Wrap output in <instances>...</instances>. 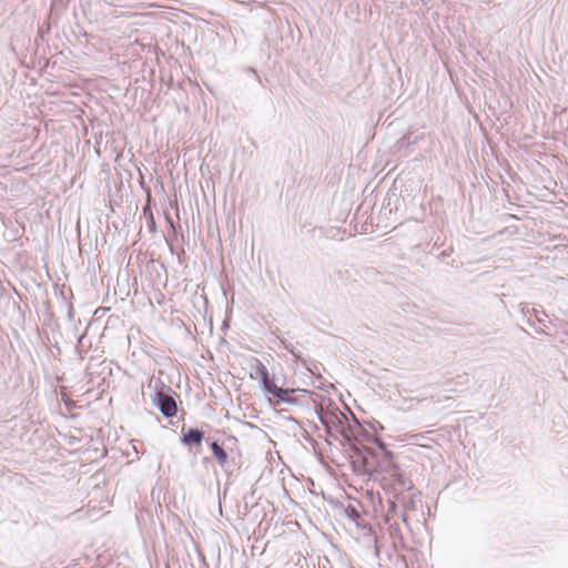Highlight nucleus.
Instances as JSON below:
<instances>
[{"mask_svg":"<svg viewBox=\"0 0 568 568\" xmlns=\"http://www.w3.org/2000/svg\"><path fill=\"white\" fill-rule=\"evenodd\" d=\"M179 398L180 395L160 378L154 382V393L151 394V400L165 418L176 416Z\"/></svg>","mask_w":568,"mask_h":568,"instance_id":"1","label":"nucleus"},{"mask_svg":"<svg viewBox=\"0 0 568 568\" xmlns=\"http://www.w3.org/2000/svg\"><path fill=\"white\" fill-rule=\"evenodd\" d=\"M316 415L324 426L325 433L333 439H338L337 432L342 429L343 423L347 422V416L335 405L332 408H317Z\"/></svg>","mask_w":568,"mask_h":568,"instance_id":"2","label":"nucleus"},{"mask_svg":"<svg viewBox=\"0 0 568 568\" xmlns=\"http://www.w3.org/2000/svg\"><path fill=\"white\" fill-rule=\"evenodd\" d=\"M206 444L210 446L213 457L216 459L217 464L224 469V471L232 473V465H235V460L233 457L230 459L225 444H220L217 440L212 439L211 437L206 438Z\"/></svg>","mask_w":568,"mask_h":568,"instance_id":"3","label":"nucleus"},{"mask_svg":"<svg viewBox=\"0 0 568 568\" xmlns=\"http://www.w3.org/2000/svg\"><path fill=\"white\" fill-rule=\"evenodd\" d=\"M274 397L276 404L303 405L310 397L305 389L283 388Z\"/></svg>","mask_w":568,"mask_h":568,"instance_id":"4","label":"nucleus"},{"mask_svg":"<svg viewBox=\"0 0 568 568\" xmlns=\"http://www.w3.org/2000/svg\"><path fill=\"white\" fill-rule=\"evenodd\" d=\"M351 449L356 457L353 464L359 463L364 471H369L373 468L372 459L377 456L376 452L364 445H352Z\"/></svg>","mask_w":568,"mask_h":568,"instance_id":"5","label":"nucleus"},{"mask_svg":"<svg viewBox=\"0 0 568 568\" xmlns=\"http://www.w3.org/2000/svg\"><path fill=\"white\" fill-rule=\"evenodd\" d=\"M204 432L197 427H182V435L180 437V442L182 445L187 447L190 450L193 447H201L203 440L206 442Z\"/></svg>","mask_w":568,"mask_h":568,"instance_id":"6","label":"nucleus"},{"mask_svg":"<svg viewBox=\"0 0 568 568\" xmlns=\"http://www.w3.org/2000/svg\"><path fill=\"white\" fill-rule=\"evenodd\" d=\"M388 475L394 479L395 484L402 489H410L413 487L412 481H409L399 466L393 462H389L388 467L386 468Z\"/></svg>","mask_w":568,"mask_h":568,"instance_id":"7","label":"nucleus"},{"mask_svg":"<svg viewBox=\"0 0 568 568\" xmlns=\"http://www.w3.org/2000/svg\"><path fill=\"white\" fill-rule=\"evenodd\" d=\"M356 526L364 531L365 536H369L374 542L375 554L378 556L379 554V546H378V538L376 532L374 531L372 525L365 519L363 514L359 516V519L354 521Z\"/></svg>","mask_w":568,"mask_h":568,"instance_id":"8","label":"nucleus"},{"mask_svg":"<svg viewBox=\"0 0 568 568\" xmlns=\"http://www.w3.org/2000/svg\"><path fill=\"white\" fill-rule=\"evenodd\" d=\"M250 377L252 379H265V376L268 374L267 367L256 357H252L250 361Z\"/></svg>","mask_w":568,"mask_h":568,"instance_id":"9","label":"nucleus"},{"mask_svg":"<svg viewBox=\"0 0 568 568\" xmlns=\"http://www.w3.org/2000/svg\"><path fill=\"white\" fill-rule=\"evenodd\" d=\"M337 437H338V442L341 443V445H345V444H349V446L352 447V445H355L353 443V439H354V430H353V427L349 426V425H345V423H343L342 425V429L339 432H337Z\"/></svg>","mask_w":568,"mask_h":568,"instance_id":"10","label":"nucleus"},{"mask_svg":"<svg viewBox=\"0 0 568 568\" xmlns=\"http://www.w3.org/2000/svg\"><path fill=\"white\" fill-rule=\"evenodd\" d=\"M260 383L264 393L272 395L273 398L277 393L282 394L281 387L276 385L274 377H271L270 373L265 376V379H262Z\"/></svg>","mask_w":568,"mask_h":568,"instance_id":"11","label":"nucleus"},{"mask_svg":"<svg viewBox=\"0 0 568 568\" xmlns=\"http://www.w3.org/2000/svg\"><path fill=\"white\" fill-rule=\"evenodd\" d=\"M354 501L355 503H351L344 508V515L352 521L359 519L362 515V504L356 499Z\"/></svg>","mask_w":568,"mask_h":568,"instance_id":"12","label":"nucleus"},{"mask_svg":"<svg viewBox=\"0 0 568 568\" xmlns=\"http://www.w3.org/2000/svg\"><path fill=\"white\" fill-rule=\"evenodd\" d=\"M521 313H523L524 315H527V314L532 315V314H534V315H535V317H536V321H537L539 324H541V325L546 326L545 318H547L548 316H547V314H546V312H545V311L538 312V311H537V310H535V308L529 310L527 304H525V305H523V304H521Z\"/></svg>","mask_w":568,"mask_h":568,"instance_id":"13","label":"nucleus"},{"mask_svg":"<svg viewBox=\"0 0 568 568\" xmlns=\"http://www.w3.org/2000/svg\"><path fill=\"white\" fill-rule=\"evenodd\" d=\"M388 524V531H389V535L394 541V545H396V541H403V535H402V530H400V527L399 525L395 521V523H387Z\"/></svg>","mask_w":568,"mask_h":568,"instance_id":"14","label":"nucleus"},{"mask_svg":"<svg viewBox=\"0 0 568 568\" xmlns=\"http://www.w3.org/2000/svg\"><path fill=\"white\" fill-rule=\"evenodd\" d=\"M364 433H365V437H366V439H367V440H371V442H373L374 444H376L378 447H381V448L385 449V453H386V455H387L389 458H392V457H393V453L386 449V445H385V443H384L381 438L374 437V436L369 435V434H368V433H366V432H364Z\"/></svg>","mask_w":568,"mask_h":568,"instance_id":"15","label":"nucleus"},{"mask_svg":"<svg viewBox=\"0 0 568 568\" xmlns=\"http://www.w3.org/2000/svg\"><path fill=\"white\" fill-rule=\"evenodd\" d=\"M397 510V505L395 501H389L388 503V509H387V515L385 516V521L386 523H389L390 520V515L395 514Z\"/></svg>","mask_w":568,"mask_h":568,"instance_id":"16","label":"nucleus"},{"mask_svg":"<svg viewBox=\"0 0 568 568\" xmlns=\"http://www.w3.org/2000/svg\"><path fill=\"white\" fill-rule=\"evenodd\" d=\"M367 425L369 426L371 429H373L374 432H378V430H383L384 429V426L376 419H373L371 422H367Z\"/></svg>","mask_w":568,"mask_h":568,"instance_id":"17","label":"nucleus"},{"mask_svg":"<svg viewBox=\"0 0 568 568\" xmlns=\"http://www.w3.org/2000/svg\"><path fill=\"white\" fill-rule=\"evenodd\" d=\"M67 315H68V318L70 321L73 320V317H74V308H73L72 304H69V306H68V314Z\"/></svg>","mask_w":568,"mask_h":568,"instance_id":"18","label":"nucleus"},{"mask_svg":"<svg viewBox=\"0 0 568 568\" xmlns=\"http://www.w3.org/2000/svg\"><path fill=\"white\" fill-rule=\"evenodd\" d=\"M201 462H202V465L207 468V466L212 463V459H211V457L205 456L202 458Z\"/></svg>","mask_w":568,"mask_h":568,"instance_id":"19","label":"nucleus"},{"mask_svg":"<svg viewBox=\"0 0 568 568\" xmlns=\"http://www.w3.org/2000/svg\"><path fill=\"white\" fill-rule=\"evenodd\" d=\"M168 242V246H169V250L172 254H175V248L173 246V244L170 242V241H166Z\"/></svg>","mask_w":568,"mask_h":568,"instance_id":"20","label":"nucleus"},{"mask_svg":"<svg viewBox=\"0 0 568 568\" xmlns=\"http://www.w3.org/2000/svg\"><path fill=\"white\" fill-rule=\"evenodd\" d=\"M402 520H403L405 524H408V516H407L406 511H404V513L402 514Z\"/></svg>","mask_w":568,"mask_h":568,"instance_id":"21","label":"nucleus"},{"mask_svg":"<svg viewBox=\"0 0 568 568\" xmlns=\"http://www.w3.org/2000/svg\"><path fill=\"white\" fill-rule=\"evenodd\" d=\"M388 205H390V197H387V199L384 201L383 207H384V209H386Z\"/></svg>","mask_w":568,"mask_h":568,"instance_id":"22","label":"nucleus"},{"mask_svg":"<svg viewBox=\"0 0 568 568\" xmlns=\"http://www.w3.org/2000/svg\"><path fill=\"white\" fill-rule=\"evenodd\" d=\"M83 338H84V335H82V336H80V337H79V339H78V347H79L80 345H83V342H82V339H83Z\"/></svg>","mask_w":568,"mask_h":568,"instance_id":"23","label":"nucleus"},{"mask_svg":"<svg viewBox=\"0 0 568 568\" xmlns=\"http://www.w3.org/2000/svg\"><path fill=\"white\" fill-rule=\"evenodd\" d=\"M536 333H538V334H546L545 329H542V328H536Z\"/></svg>","mask_w":568,"mask_h":568,"instance_id":"24","label":"nucleus"},{"mask_svg":"<svg viewBox=\"0 0 568 568\" xmlns=\"http://www.w3.org/2000/svg\"><path fill=\"white\" fill-rule=\"evenodd\" d=\"M527 323H528V325H530L532 327L535 326L530 318L527 321Z\"/></svg>","mask_w":568,"mask_h":568,"instance_id":"25","label":"nucleus"},{"mask_svg":"<svg viewBox=\"0 0 568 568\" xmlns=\"http://www.w3.org/2000/svg\"><path fill=\"white\" fill-rule=\"evenodd\" d=\"M414 506V503L410 501L407 506H406V509L409 508V507H413Z\"/></svg>","mask_w":568,"mask_h":568,"instance_id":"26","label":"nucleus"},{"mask_svg":"<svg viewBox=\"0 0 568 568\" xmlns=\"http://www.w3.org/2000/svg\"><path fill=\"white\" fill-rule=\"evenodd\" d=\"M521 331H523L524 333H526L527 335H529V333H528V331H527V329H525V328H523V327H521Z\"/></svg>","mask_w":568,"mask_h":568,"instance_id":"27","label":"nucleus"},{"mask_svg":"<svg viewBox=\"0 0 568 568\" xmlns=\"http://www.w3.org/2000/svg\"><path fill=\"white\" fill-rule=\"evenodd\" d=\"M227 440H236V438L232 436Z\"/></svg>","mask_w":568,"mask_h":568,"instance_id":"28","label":"nucleus"}]
</instances>
